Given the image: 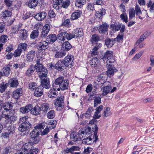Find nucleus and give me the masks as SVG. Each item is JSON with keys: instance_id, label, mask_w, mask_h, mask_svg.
<instances>
[{"instance_id": "nucleus-1", "label": "nucleus", "mask_w": 154, "mask_h": 154, "mask_svg": "<svg viewBox=\"0 0 154 154\" xmlns=\"http://www.w3.org/2000/svg\"><path fill=\"white\" fill-rule=\"evenodd\" d=\"M18 130L21 132H25V135L27 134L29 131V129L32 127V125L29 121L28 116H25L20 119Z\"/></svg>"}, {"instance_id": "nucleus-2", "label": "nucleus", "mask_w": 154, "mask_h": 154, "mask_svg": "<svg viewBox=\"0 0 154 154\" xmlns=\"http://www.w3.org/2000/svg\"><path fill=\"white\" fill-rule=\"evenodd\" d=\"M68 81L63 76H60L56 79L53 85V87L57 88V90L59 91L66 90L68 87Z\"/></svg>"}, {"instance_id": "nucleus-3", "label": "nucleus", "mask_w": 154, "mask_h": 154, "mask_svg": "<svg viewBox=\"0 0 154 154\" xmlns=\"http://www.w3.org/2000/svg\"><path fill=\"white\" fill-rule=\"evenodd\" d=\"M98 128L96 125L92 128V131L93 133L88 136H86L82 140V143L84 144L91 145L96 142L98 139L97 135V132Z\"/></svg>"}, {"instance_id": "nucleus-4", "label": "nucleus", "mask_w": 154, "mask_h": 154, "mask_svg": "<svg viewBox=\"0 0 154 154\" xmlns=\"http://www.w3.org/2000/svg\"><path fill=\"white\" fill-rule=\"evenodd\" d=\"M58 32L57 37L61 41H64L65 38L69 40L74 38V35H73L72 32L71 33H68L64 30L62 29H60Z\"/></svg>"}, {"instance_id": "nucleus-5", "label": "nucleus", "mask_w": 154, "mask_h": 154, "mask_svg": "<svg viewBox=\"0 0 154 154\" xmlns=\"http://www.w3.org/2000/svg\"><path fill=\"white\" fill-rule=\"evenodd\" d=\"M33 145V143L32 142L25 143L20 148L17 150L15 154H28V150Z\"/></svg>"}, {"instance_id": "nucleus-6", "label": "nucleus", "mask_w": 154, "mask_h": 154, "mask_svg": "<svg viewBox=\"0 0 154 154\" xmlns=\"http://www.w3.org/2000/svg\"><path fill=\"white\" fill-rule=\"evenodd\" d=\"M13 103L12 102H8L5 103L3 105L2 111V116L7 114H9L10 113L15 112V111L13 109Z\"/></svg>"}, {"instance_id": "nucleus-7", "label": "nucleus", "mask_w": 154, "mask_h": 154, "mask_svg": "<svg viewBox=\"0 0 154 154\" xmlns=\"http://www.w3.org/2000/svg\"><path fill=\"white\" fill-rule=\"evenodd\" d=\"M63 98V96H58L54 100V104L57 110H61L63 108L64 105Z\"/></svg>"}, {"instance_id": "nucleus-8", "label": "nucleus", "mask_w": 154, "mask_h": 154, "mask_svg": "<svg viewBox=\"0 0 154 154\" xmlns=\"http://www.w3.org/2000/svg\"><path fill=\"white\" fill-rule=\"evenodd\" d=\"M53 2L58 7L65 9L68 8L71 3L69 0H54Z\"/></svg>"}, {"instance_id": "nucleus-9", "label": "nucleus", "mask_w": 154, "mask_h": 154, "mask_svg": "<svg viewBox=\"0 0 154 154\" xmlns=\"http://www.w3.org/2000/svg\"><path fill=\"white\" fill-rule=\"evenodd\" d=\"M106 82H104L103 85L101 86L100 88L102 90V95L103 96H105L106 95L109 93H112L116 90V87H114L112 90V87L110 86H106L105 84Z\"/></svg>"}, {"instance_id": "nucleus-10", "label": "nucleus", "mask_w": 154, "mask_h": 154, "mask_svg": "<svg viewBox=\"0 0 154 154\" xmlns=\"http://www.w3.org/2000/svg\"><path fill=\"white\" fill-rule=\"evenodd\" d=\"M15 113H10L9 114H6V116L5 115L2 116L3 118H5L8 122L12 124L14 123L17 119V116L14 115Z\"/></svg>"}, {"instance_id": "nucleus-11", "label": "nucleus", "mask_w": 154, "mask_h": 154, "mask_svg": "<svg viewBox=\"0 0 154 154\" xmlns=\"http://www.w3.org/2000/svg\"><path fill=\"white\" fill-rule=\"evenodd\" d=\"M42 57H38L37 60L36 61V64L35 65L34 67L35 69H36V72H39L43 70V68H45L42 65Z\"/></svg>"}, {"instance_id": "nucleus-12", "label": "nucleus", "mask_w": 154, "mask_h": 154, "mask_svg": "<svg viewBox=\"0 0 154 154\" xmlns=\"http://www.w3.org/2000/svg\"><path fill=\"white\" fill-rule=\"evenodd\" d=\"M14 131L13 128H8L7 130L1 134V137L4 139H9L13 136Z\"/></svg>"}, {"instance_id": "nucleus-13", "label": "nucleus", "mask_w": 154, "mask_h": 154, "mask_svg": "<svg viewBox=\"0 0 154 154\" xmlns=\"http://www.w3.org/2000/svg\"><path fill=\"white\" fill-rule=\"evenodd\" d=\"M73 57L71 55H67L64 59L63 61L66 67H71L72 66L74 60Z\"/></svg>"}, {"instance_id": "nucleus-14", "label": "nucleus", "mask_w": 154, "mask_h": 154, "mask_svg": "<svg viewBox=\"0 0 154 154\" xmlns=\"http://www.w3.org/2000/svg\"><path fill=\"white\" fill-rule=\"evenodd\" d=\"M39 131L36 129H33L30 133V137L34 140L33 142H32L33 143V145L37 143L38 142V136H39Z\"/></svg>"}, {"instance_id": "nucleus-15", "label": "nucleus", "mask_w": 154, "mask_h": 154, "mask_svg": "<svg viewBox=\"0 0 154 154\" xmlns=\"http://www.w3.org/2000/svg\"><path fill=\"white\" fill-rule=\"evenodd\" d=\"M92 133V129L91 130V128L88 126L86 127L83 129H81L79 131V135H82L83 137L85 135L88 136V135H91Z\"/></svg>"}, {"instance_id": "nucleus-16", "label": "nucleus", "mask_w": 154, "mask_h": 154, "mask_svg": "<svg viewBox=\"0 0 154 154\" xmlns=\"http://www.w3.org/2000/svg\"><path fill=\"white\" fill-rule=\"evenodd\" d=\"M40 80H41V85L42 87L47 89H48L50 88V82L48 77H45Z\"/></svg>"}, {"instance_id": "nucleus-17", "label": "nucleus", "mask_w": 154, "mask_h": 154, "mask_svg": "<svg viewBox=\"0 0 154 154\" xmlns=\"http://www.w3.org/2000/svg\"><path fill=\"white\" fill-rule=\"evenodd\" d=\"M48 45L46 41H42L38 43L37 47L39 50H45L48 48Z\"/></svg>"}, {"instance_id": "nucleus-18", "label": "nucleus", "mask_w": 154, "mask_h": 154, "mask_svg": "<svg viewBox=\"0 0 154 154\" xmlns=\"http://www.w3.org/2000/svg\"><path fill=\"white\" fill-rule=\"evenodd\" d=\"M50 29V27L48 24H45L43 26L41 33V37L42 38L46 37Z\"/></svg>"}, {"instance_id": "nucleus-19", "label": "nucleus", "mask_w": 154, "mask_h": 154, "mask_svg": "<svg viewBox=\"0 0 154 154\" xmlns=\"http://www.w3.org/2000/svg\"><path fill=\"white\" fill-rule=\"evenodd\" d=\"M56 69L57 70L62 71L65 69L66 66L63 60H59L55 64Z\"/></svg>"}, {"instance_id": "nucleus-20", "label": "nucleus", "mask_w": 154, "mask_h": 154, "mask_svg": "<svg viewBox=\"0 0 154 154\" xmlns=\"http://www.w3.org/2000/svg\"><path fill=\"white\" fill-rule=\"evenodd\" d=\"M47 14L45 11L40 12L37 14L34 17V18L38 21H42L46 17Z\"/></svg>"}, {"instance_id": "nucleus-21", "label": "nucleus", "mask_w": 154, "mask_h": 154, "mask_svg": "<svg viewBox=\"0 0 154 154\" xmlns=\"http://www.w3.org/2000/svg\"><path fill=\"white\" fill-rule=\"evenodd\" d=\"M32 109V105L31 104H28L25 106L21 107L19 111L20 112L23 114L27 113Z\"/></svg>"}, {"instance_id": "nucleus-22", "label": "nucleus", "mask_w": 154, "mask_h": 154, "mask_svg": "<svg viewBox=\"0 0 154 154\" xmlns=\"http://www.w3.org/2000/svg\"><path fill=\"white\" fill-rule=\"evenodd\" d=\"M57 38L55 34H51L47 36L46 41L48 44H52L57 40Z\"/></svg>"}, {"instance_id": "nucleus-23", "label": "nucleus", "mask_w": 154, "mask_h": 154, "mask_svg": "<svg viewBox=\"0 0 154 154\" xmlns=\"http://www.w3.org/2000/svg\"><path fill=\"white\" fill-rule=\"evenodd\" d=\"M109 26L107 23H104L101 25L98 29V31L102 34H105L108 31Z\"/></svg>"}, {"instance_id": "nucleus-24", "label": "nucleus", "mask_w": 154, "mask_h": 154, "mask_svg": "<svg viewBox=\"0 0 154 154\" xmlns=\"http://www.w3.org/2000/svg\"><path fill=\"white\" fill-rule=\"evenodd\" d=\"M113 55V52L112 51H107L102 56V59L103 60L110 59Z\"/></svg>"}, {"instance_id": "nucleus-25", "label": "nucleus", "mask_w": 154, "mask_h": 154, "mask_svg": "<svg viewBox=\"0 0 154 154\" xmlns=\"http://www.w3.org/2000/svg\"><path fill=\"white\" fill-rule=\"evenodd\" d=\"M73 35H74V38L76 37V38L81 37L83 35V30L82 28H77L74 29L72 31Z\"/></svg>"}, {"instance_id": "nucleus-26", "label": "nucleus", "mask_w": 154, "mask_h": 154, "mask_svg": "<svg viewBox=\"0 0 154 154\" xmlns=\"http://www.w3.org/2000/svg\"><path fill=\"white\" fill-rule=\"evenodd\" d=\"M72 48V46L68 41L65 42L62 44L61 49L66 52Z\"/></svg>"}, {"instance_id": "nucleus-27", "label": "nucleus", "mask_w": 154, "mask_h": 154, "mask_svg": "<svg viewBox=\"0 0 154 154\" xmlns=\"http://www.w3.org/2000/svg\"><path fill=\"white\" fill-rule=\"evenodd\" d=\"M35 51H29L26 56V60L29 62L32 61L35 57Z\"/></svg>"}, {"instance_id": "nucleus-28", "label": "nucleus", "mask_w": 154, "mask_h": 154, "mask_svg": "<svg viewBox=\"0 0 154 154\" xmlns=\"http://www.w3.org/2000/svg\"><path fill=\"white\" fill-rule=\"evenodd\" d=\"M57 88H53V89H51L48 93V95L49 97L50 98H54L56 97L57 95V92H56V90H57Z\"/></svg>"}, {"instance_id": "nucleus-29", "label": "nucleus", "mask_w": 154, "mask_h": 154, "mask_svg": "<svg viewBox=\"0 0 154 154\" xmlns=\"http://www.w3.org/2000/svg\"><path fill=\"white\" fill-rule=\"evenodd\" d=\"M22 90L21 88L17 89L13 93V97L16 99H18L22 95Z\"/></svg>"}, {"instance_id": "nucleus-30", "label": "nucleus", "mask_w": 154, "mask_h": 154, "mask_svg": "<svg viewBox=\"0 0 154 154\" xmlns=\"http://www.w3.org/2000/svg\"><path fill=\"white\" fill-rule=\"evenodd\" d=\"M41 86H39L35 89L34 93V95L35 96L40 97L43 94V88L41 89Z\"/></svg>"}, {"instance_id": "nucleus-31", "label": "nucleus", "mask_w": 154, "mask_h": 154, "mask_svg": "<svg viewBox=\"0 0 154 154\" xmlns=\"http://www.w3.org/2000/svg\"><path fill=\"white\" fill-rule=\"evenodd\" d=\"M8 82V85L9 84L10 86L11 87L15 88L19 84L18 80L15 78L10 79Z\"/></svg>"}, {"instance_id": "nucleus-32", "label": "nucleus", "mask_w": 154, "mask_h": 154, "mask_svg": "<svg viewBox=\"0 0 154 154\" xmlns=\"http://www.w3.org/2000/svg\"><path fill=\"white\" fill-rule=\"evenodd\" d=\"M40 108L43 113L45 114L47 113L48 110L50 109V105L48 104L44 103L41 105Z\"/></svg>"}, {"instance_id": "nucleus-33", "label": "nucleus", "mask_w": 154, "mask_h": 154, "mask_svg": "<svg viewBox=\"0 0 154 154\" xmlns=\"http://www.w3.org/2000/svg\"><path fill=\"white\" fill-rule=\"evenodd\" d=\"M41 111L40 107L36 106L33 108L32 107V109L31 110V113L33 115L37 116L40 114Z\"/></svg>"}, {"instance_id": "nucleus-34", "label": "nucleus", "mask_w": 154, "mask_h": 154, "mask_svg": "<svg viewBox=\"0 0 154 154\" xmlns=\"http://www.w3.org/2000/svg\"><path fill=\"white\" fill-rule=\"evenodd\" d=\"M82 14V11L79 10H77L76 11L74 12L72 14L71 18L73 20L77 19L80 17Z\"/></svg>"}, {"instance_id": "nucleus-35", "label": "nucleus", "mask_w": 154, "mask_h": 154, "mask_svg": "<svg viewBox=\"0 0 154 154\" xmlns=\"http://www.w3.org/2000/svg\"><path fill=\"white\" fill-rule=\"evenodd\" d=\"M134 11L136 16H138L140 19H143L142 17L140 16V15L142 14V12L141 11L140 8L138 5H136L135 6V9H134Z\"/></svg>"}, {"instance_id": "nucleus-36", "label": "nucleus", "mask_w": 154, "mask_h": 154, "mask_svg": "<svg viewBox=\"0 0 154 154\" xmlns=\"http://www.w3.org/2000/svg\"><path fill=\"white\" fill-rule=\"evenodd\" d=\"M38 2L36 0H30L28 3V7L31 8H35L37 5Z\"/></svg>"}, {"instance_id": "nucleus-37", "label": "nucleus", "mask_w": 154, "mask_h": 154, "mask_svg": "<svg viewBox=\"0 0 154 154\" xmlns=\"http://www.w3.org/2000/svg\"><path fill=\"white\" fill-rule=\"evenodd\" d=\"M66 52L61 49L59 51H57L55 54L54 57L56 58H60L65 55Z\"/></svg>"}, {"instance_id": "nucleus-38", "label": "nucleus", "mask_w": 154, "mask_h": 154, "mask_svg": "<svg viewBox=\"0 0 154 154\" xmlns=\"http://www.w3.org/2000/svg\"><path fill=\"white\" fill-rule=\"evenodd\" d=\"M105 14L106 10L105 9L102 8L96 12V16L98 18L100 19L102 18V16L104 15Z\"/></svg>"}, {"instance_id": "nucleus-39", "label": "nucleus", "mask_w": 154, "mask_h": 154, "mask_svg": "<svg viewBox=\"0 0 154 154\" xmlns=\"http://www.w3.org/2000/svg\"><path fill=\"white\" fill-rule=\"evenodd\" d=\"M11 15V12L6 10L2 11L1 14L2 19H5L7 17H10Z\"/></svg>"}, {"instance_id": "nucleus-40", "label": "nucleus", "mask_w": 154, "mask_h": 154, "mask_svg": "<svg viewBox=\"0 0 154 154\" xmlns=\"http://www.w3.org/2000/svg\"><path fill=\"white\" fill-rule=\"evenodd\" d=\"M28 35L27 31L25 29H22L20 30V38L22 40H25Z\"/></svg>"}, {"instance_id": "nucleus-41", "label": "nucleus", "mask_w": 154, "mask_h": 154, "mask_svg": "<svg viewBox=\"0 0 154 154\" xmlns=\"http://www.w3.org/2000/svg\"><path fill=\"white\" fill-rule=\"evenodd\" d=\"M39 77L40 79H43L45 77H48L47 75L48 73V70L46 68H43V70L41 71V72H39Z\"/></svg>"}, {"instance_id": "nucleus-42", "label": "nucleus", "mask_w": 154, "mask_h": 154, "mask_svg": "<svg viewBox=\"0 0 154 154\" xmlns=\"http://www.w3.org/2000/svg\"><path fill=\"white\" fill-rule=\"evenodd\" d=\"M34 71L35 68L34 67V66L33 65H31L30 66L26 72V75L29 76H31L33 73Z\"/></svg>"}, {"instance_id": "nucleus-43", "label": "nucleus", "mask_w": 154, "mask_h": 154, "mask_svg": "<svg viewBox=\"0 0 154 154\" xmlns=\"http://www.w3.org/2000/svg\"><path fill=\"white\" fill-rule=\"evenodd\" d=\"M39 32L37 29L33 30L30 35V38L33 39H35L38 36Z\"/></svg>"}, {"instance_id": "nucleus-44", "label": "nucleus", "mask_w": 154, "mask_h": 154, "mask_svg": "<svg viewBox=\"0 0 154 154\" xmlns=\"http://www.w3.org/2000/svg\"><path fill=\"white\" fill-rule=\"evenodd\" d=\"M86 2V0H76L75 3V6L77 7L81 8Z\"/></svg>"}, {"instance_id": "nucleus-45", "label": "nucleus", "mask_w": 154, "mask_h": 154, "mask_svg": "<svg viewBox=\"0 0 154 154\" xmlns=\"http://www.w3.org/2000/svg\"><path fill=\"white\" fill-rule=\"evenodd\" d=\"M103 109V106L102 105H100L96 109V112L94 114L95 118L98 119L101 116L98 115V114Z\"/></svg>"}, {"instance_id": "nucleus-46", "label": "nucleus", "mask_w": 154, "mask_h": 154, "mask_svg": "<svg viewBox=\"0 0 154 154\" xmlns=\"http://www.w3.org/2000/svg\"><path fill=\"white\" fill-rule=\"evenodd\" d=\"M115 43L114 41L109 38L106 39L105 41V44L108 48L111 47Z\"/></svg>"}, {"instance_id": "nucleus-47", "label": "nucleus", "mask_w": 154, "mask_h": 154, "mask_svg": "<svg viewBox=\"0 0 154 154\" xmlns=\"http://www.w3.org/2000/svg\"><path fill=\"white\" fill-rule=\"evenodd\" d=\"M98 63V60L97 58L94 57L90 61V64L92 67H95L96 66Z\"/></svg>"}, {"instance_id": "nucleus-48", "label": "nucleus", "mask_w": 154, "mask_h": 154, "mask_svg": "<svg viewBox=\"0 0 154 154\" xmlns=\"http://www.w3.org/2000/svg\"><path fill=\"white\" fill-rule=\"evenodd\" d=\"M4 2L7 9L11 10L12 8L13 3L12 0H4Z\"/></svg>"}, {"instance_id": "nucleus-49", "label": "nucleus", "mask_w": 154, "mask_h": 154, "mask_svg": "<svg viewBox=\"0 0 154 154\" xmlns=\"http://www.w3.org/2000/svg\"><path fill=\"white\" fill-rule=\"evenodd\" d=\"M79 148L75 146H72L70 148H66L65 149V151L67 153L70 152H72L74 151H77L79 150Z\"/></svg>"}, {"instance_id": "nucleus-50", "label": "nucleus", "mask_w": 154, "mask_h": 154, "mask_svg": "<svg viewBox=\"0 0 154 154\" xmlns=\"http://www.w3.org/2000/svg\"><path fill=\"white\" fill-rule=\"evenodd\" d=\"M93 111V109L91 107H89L85 113L83 114V116L87 119L89 118L91 116V114Z\"/></svg>"}, {"instance_id": "nucleus-51", "label": "nucleus", "mask_w": 154, "mask_h": 154, "mask_svg": "<svg viewBox=\"0 0 154 154\" xmlns=\"http://www.w3.org/2000/svg\"><path fill=\"white\" fill-rule=\"evenodd\" d=\"M2 71L4 75L8 76L10 73L11 69L10 67L5 66L3 68Z\"/></svg>"}, {"instance_id": "nucleus-52", "label": "nucleus", "mask_w": 154, "mask_h": 154, "mask_svg": "<svg viewBox=\"0 0 154 154\" xmlns=\"http://www.w3.org/2000/svg\"><path fill=\"white\" fill-rule=\"evenodd\" d=\"M8 86V84L2 82L0 85V92L3 93L4 92Z\"/></svg>"}, {"instance_id": "nucleus-53", "label": "nucleus", "mask_w": 154, "mask_h": 154, "mask_svg": "<svg viewBox=\"0 0 154 154\" xmlns=\"http://www.w3.org/2000/svg\"><path fill=\"white\" fill-rule=\"evenodd\" d=\"M28 87L31 90L33 91L34 90H35V89L38 87L36 83L32 82L29 84Z\"/></svg>"}, {"instance_id": "nucleus-54", "label": "nucleus", "mask_w": 154, "mask_h": 154, "mask_svg": "<svg viewBox=\"0 0 154 154\" xmlns=\"http://www.w3.org/2000/svg\"><path fill=\"white\" fill-rule=\"evenodd\" d=\"M94 107H96L97 106L98 104H100L101 103V99L99 96H96L94 97Z\"/></svg>"}, {"instance_id": "nucleus-55", "label": "nucleus", "mask_w": 154, "mask_h": 154, "mask_svg": "<svg viewBox=\"0 0 154 154\" xmlns=\"http://www.w3.org/2000/svg\"><path fill=\"white\" fill-rule=\"evenodd\" d=\"M27 46V45L26 43H21L18 45V48L22 51H25L26 50Z\"/></svg>"}, {"instance_id": "nucleus-56", "label": "nucleus", "mask_w": 154, "mask_h": 154, "mask_svg": "<svg viewBox=\"0 0 154 154\" xmlns=\"http://www.w3.org/2000/svg\"><path fill=\"white\" fill-rule=\"evenodd\" d=\"M100 39V37L97 34H94L92 35L90 39V41L93 43L94 42H96L99 41Z\"/></svg>"}, {"instance_id": "nucleus-57", "label": "nucleus", "mask_w": 154, "mask_h": 154, "mask_svg": "<svg viewBox=\"0 0 154 154\" xmlns=\"http://www.w3.org/2000/svg\"><path fill=\"white\" fill-rule=\"evenodd\" d=\"M129 20H131L135 17V13L134 8H130L129 10Z\"/></svg>"}, {"instance_id": "nucleus-58", "label": "nucleus", "mask_w": 154, "mask_h": 154, "mask_svg": "<svg viewBox=\"0 0 154 154\" xmlns=\"http://www.w3.org/2000/svg\"><path fill=\"white\" fill-rule=\"evenodd\" d=\"M113 67H109L107 71V74L108 76L110 77L114 75V69H113Z\"/></svg>"}, {"instance_id": "nucleus-59", "label": "nucleus", "mask_w": 154, "mask_h": 154, "mask_svg": "<svg viewBox=\"0 0 154 154\" xmlns=\"http://www.w3.org/2000/svg\"><path fill=\"white\" fill-rule=\"evenodd\" d=\"M55 116V112L53 110H51L47 113V116L49 119H52L54 118Z\"/></svg>"}, {"instance_id": "nucleus-60", "label": "nucleus", "mask_w": 154, "mask_h": 154, "mask_svg": "<svg viewBox=\"0 0 154 154\" xmlns=\"http://www.w3.org/2000/svg\"><path fill=\"white\" fill-rule=\"evenodd\" d=\"M81 136L80 135V137L79 138L78 137L74 134H72L70 135L71 139L72 141H77L79 140H80L81 138Z\"/></svg>"}, {"instance_id": "nucleus-61", "label": "nucleus", "mask_w": 154, "mask_h": 154, "mask_svg": "<svg viewBox=\"0 0 154 154\" xmlns=\"http://www.w3.org/2000/svg\"><path fill=\"white\" fill-rule=\"evenodd\" d=\"M57 122L56 121L53 120L49 122V124L51 125L48 127L50 128V130L54 128L56 126Z\"/></svg>"}, {"instance_id": "nucleus-62", "label": "nucleus", "mask_w": 154, "mask_h": 154, "mask_svg": "<svg viewBox=\"0 0 154 154\" xmlns=\"http://www.w3.org/2000/svg\"><path fill=\"white\" fill-rule=\"evenodd\" d=\"M110 108L109 107H107L104 111L103 116H104L105 117H107L111 115V113L110 111Z\"/></svg>"}, {"instance_id": "nucleus-63", "label": "nucleus", "mask_w": 154, "mask_h": 154, "mask_svg": "<svg viewBox=\"0 0 154 154\" xmlns=\"http://www.w3.org/2000/svg\"><path fill=\"white\" fill-rule=\"evenodd\" d=\"M12 152V149L10 146H7L6 147L3 152V154H9Z\"/></svg>"}, {"instance_id": "nucleus-64", "label": "nucleus", "mask_w": 154, "mask_h": 154, "mask_svg": "<svg viewBox=\"0 0 154 154\" xmlns=\"http://www.w3.org/2000/svg\"><path fill=\"white\" fill-rule=\"evenodd\" d=\"M8 37L7 35H3L0 37V42L5 43L8 40Z\"/></svg>"}]
</instances>
